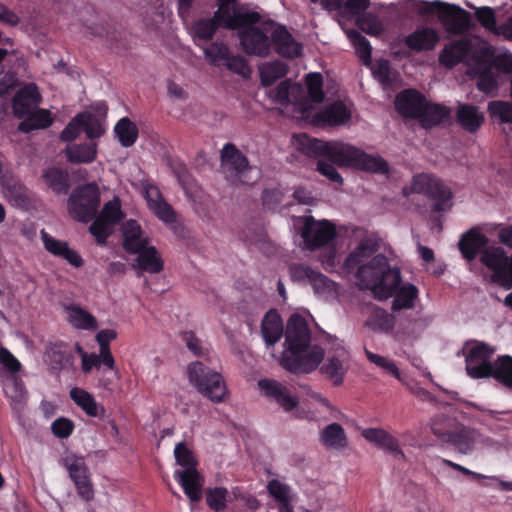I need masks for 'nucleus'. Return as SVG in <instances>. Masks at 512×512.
<instances>
[{
    "label": "nucleus",
    "instance_id": "nucleus-1",
    "mask_svg": "<svg viewBox=\"0 0 512 512\" xmlns=\"http://www.w3.org/2000/svg\"><path fill=\"white\" fill-rule=\"evenodd\" d=\"M298 150L309 157H323L330 163L319 160L317 170L330 181L339 185L343 184V178L334 167H351L357 170L386 174L389 171L388 162L379 155H371L360 148L350 144L323 141L302 134L297 138Z\"/></svg>",
    "mask_w": 512,
    "mask_h": 512
},
{
    "label": "nucleus",
    "instance_id": "nucleus-2",
    "mask_svg": "<svg viewBox=\"0 0 512 512\" xmlns=\"http://www.w3.org/2000/svg\"><path fill=\"white\" fill-rule=\"evenodd\" d=\"M311 331L304 317L293 314L286 326V353L283 355L282 366L294 374H307L314 371L324 359V350L318 346H310Z\"/></svg>",
    "mask_w": 512,
    "mask_h": 512
},
{
    "label": "nucleus",
    "instance_id": "nucleus-3",
    "mask_svg": "<svg viewBox=\"0 0 512 512\" xmlns=\"http://www.w3.org/2000/svg\"><path fill=\"white\" fill-rule=\"evenodd\" d=\"M356 268L360 289L371 290L378 300L392 297L402 280L400 270L392 268L387 257L382 254H377L370 261L361 263Z\"/></svg>",
    "mask_w": 512,
    "mask_h": 512
},
{
    "label": "nucleus",
    "instance_id": "nucleus-4",
    "mask_svg": "<svg viewBox=\"0 0 512 512\" xmlns=\"http://www.w3.org/2000/svg\"><path fill=\"white\" fill-rule=\"evenodd\" d=\"M187 374L190 383L197 391L212 402H223L227 396V387L223 376L201 361L188 365Z\"/></svg>",
    "mask_w": 512,
    "mask_h": 512
},
{
    "label": "nucleus",
    "instance_id": "nucleus-5",
    "mask_svg": "<svg viewBox=\"0 0 512 512\" xmlns=\"http://www.w3.org/2000/svg\"><path fill=\"white\" fill-rule=\"evenodd\" d=\"M100 202L99 187L95 182H90L73 189L68 198L67 207L75 220L88 223L96 217Z\"/></svg>",
    "mask_w": 512,
    "mask_h": 512
},
{
    "label": "nucleus",
    "instance_id": "nucleus-6",
    "mask_svg": "<svg viewBox=\"0 0 512 512\" xmlns=\"http://www.w3.org/2000/svg\"><path fill=\"white\" fill-rule=\"evenodd\" d=\"M410 190L434 200L433 212H445L452 207L453 194L451 189L441 179L431 174L421 173L413 176Z\"/></svg>",
    "mask_w": 512,
    "mask_h": 512
},
{
    "label": "nucleus",
    "instance_id": "nucleus-7",
    "mask_svg": "<svg viewBox=\"0 0 512 512\" xmlns=\"http://www.w3.org/2000/svg\"><path fill=\"white\" fill-rule=\"evenodd\" d=\"M221 167L232 183H246L244 177L251 170L248 158L232 143H227L221 150Z\"/></svg>",
    "mask_w": 512,
    "mask_h": 512
},
{
    "label": "nucleus",
    "instance_id": "nucleus-8",
    "mask_svg": "<svg viewBox=\"0 0 512 512\" xmlns=\"http://www.w3.org/2000/svg\"><path fill=\"white\" fill-rule=\"evenodd\" d=\"M301 236L310 250L327 245L336 236V227L328 220L317 221L313 216H306Z\"/></svg>",
    "mask_w": 512,
    "mask_h": 512
},
{
    "label": "nucleus",
    "instance_id": "nucleus-9",
    "mask_svg": "<svg viewBox=\"0 0 512 512\" xmlns=\"http://www.w3.org/2000/svg\"><path fill=\"white\" fill-rule=\"evenodd\" d=\"M494 352L489 345L480 343L472 347L466 356V371L475 379L491 376L492 363L490 358Z\"/></svg>",
    "mask_w": 512,
    "mask_h": 512
},
{
    "label": "nucleus",
    "instance_id": "nucleus-10",
    "mask_svg": "<svg viewBox=\"0 0 512 512\" xmlns=\"http://www.w3.org/2000/svg\"><path fill=\"white\" fill-rule=\"evenodd\" d=\"M145 199L154 215L177 233V213L163 198L158 187L149 185L145 188Z\"/></svg>",
    "mask_w": 512,
    "mask_h": 512
},
{
    "label": "nucleus",
    "instance_id": "nucleus-11",
    "mask_svg": "<svg viewBox=\"0 0 512 512\" xmlns=\"http://www.w3.org/2000/svg\"><path fill=\"white\" fill-rule=\"evenodd\" d=\"M65 465L79 496L85 501L92 500L94 490L89 476V469L84 459L81 457L66 458Z\"/></svg>",
    "mask_w": 512,
    "mask_h": 512
},
{
    "label": "nucleus",
    "instance_id": "nucleus-12",
    "mask_svg": "<svg viewBox=\"0 0 512 512\" xmlns=\"http://www.w3.org/2000/svg\"><path fill=\"white\" fill-rule=\"evenodd\" d=\"M45 362L49 369L58 374L62 370H68L74 364V354L70 345L64 341H55L47 344L44 354Z\"/></svg>",
    "mask_w": 512,
    "mask_h": 512
},
{
    "label": "nucleus",
    "instance_id": "nucleus-13",
    "mask_svg": "<svg viewBox=\"0 0 512 512\" xmlns=\"http://www.w3.org/2000/svg\"><path fill=\"white\" fill-rule=\"evenodd\" d=\"M472 48L473 41L469 38L451 41L446 44L440 52L439 62L449 69L460 63L469 64V56Z\"/></svg>",
    "mask_w": 512,
    "mask_h": 512
},
{
    "label": "nucleus",
    "instance_id": "nucleus-14",
    "mask_svg": "<svg viewBox=\"0 0 512 512\" xmlns=\"http://www.w3.org/2000/svg\"><path fill=\"white\" fill-rule=\"evenodd\" d=\"M258 386L269 399L274 400L287 412L292 411L299 404L298 397L293 395L287 386L277 380L261 379Z\"/></svg>",
    "mask_w": 512,
    "mask_h": 512
},
{
    "label": "nucleus",
    "instance_id": "nucleus-15",
    "mask_svg": "<svg viewBox=\"0 0 512 512\" xmlns=\"http://www.w3.org/2000/svg\"><path fill=\"white\" fill-rule=\"evenodd\" d=\"M489 239L478 227H472L463 233L458 242V248L462 257L471 262L482 255L488 247Z\"/></svg>",
    "mask_w": 512,
    "mask_h": 512
},
{
    "label": "nucleus",
    "instance_id": "nucleus-16",
    "mask_svg": "<svg viewBox=\"0 0 512 512\" xmlns=\"http://www.w3.org/2000/svg\"><path fill=\"white\" fill-rule=\"evenodd\" d=\"M240 43L248 55L266 57L270 52V40L258 27L239 31Z\"/></svg>",
    "mask_w": 512,
    "mask_h": 512
},
{
    "label": "nucleus",
    "instance_id": "nucleus-17",
    "mask_svg": "<svg viewBox=\"0 0 512 512\" xmlns=\"http://www.w3.org/2000/svg\"><path fill=\"white\" fill-rule=\"evenodd\" d=\"M426 100L416 89H405L396 95L395 108L405 118L418 119Z\"/></svg>",
    "mask_w": 512,
    "mask_h": 512
},
{
    "label": "nucleus",
    "instance_id": "nucleus-18",
    "mask_svg": "<svg viewBox=\"0 0 512 512\" xmlns=\"http://www.w3.org/2000/svg\"><path fill=\"white\" fill-rule=\"evenodd\" d=\"M40 99L41 96L36 84H26L12 98L14 116L18 119L24 118L27 113L38 107Z\"/></svg>",
    "mask_w": 512,
    "mask_h": 512
},
{
    "label": "nucleus",
    "instance_id": "nucleus-19",
    "mask_svg": "<svg viewBox=\"0 0 512 512\" xmlns=\"http://www.w3.org/2000/svg\"><path fill=\"white\" fill-rule=\"evenodd\" d=\"M438 14L443 25L454 34H461L469 28L470 15L459 6L442 4Z\"/></svg>",
    "mask_w": 512,
    "mask_h": 512
},
{
    "label": "nucleus",
    "instance_id": "nucleus-20",
    "mask_svg": "<svg viewBox=\"0 0 512 512\" xmlns=\"http://www.w3.org/2000/svg\"><path fill=\"white\" fill-rule=\"evenodd\" d=\"M480 262L494 273L496 279L507 280L509 257L502 247L488 246L484 249Z\"/></svg>",
    "mask_w": 512,
    "mask_h": 512
},
{
    "label": "nucleus",
    "instance_id": "nucleus-21",
    "mask_svg": "<svg viewBox=\"0 0 512 512\" xmlns=\"http://www.w3.org/2000/svg\"><path fill=\"white\" fill-rule=\"evenodd\" d=\"M174 478L182 487L184 494L192 502H199L201 500L204 478L197 468L176 470Z\"/></svg>",
    "mask_w": 512,
    "mask_h": 512
},
{
    "label": "nucleus",
    "instance_id": "nucleus-22",
    "mask_svg": "<svg viewBox=\"0 0 512 512\" xmlns=\"http://www.w3.org/2000/svg\"><path fill=\"white\" fill-rule=\"evenodd\" d=\"M347 360V352L340 345H337L335 352L332 355H328L326 361L321 366V373L330 380L334 386H340L343 383L346 368L344 362Z\"/></svg>",
    "mask_w": 512,
    "mask_h": 512
},
{
    "label": "nucleus",
    "instance_id": "nucleus-23",
    "mask_svg": "<svg viewBox=\"0 0 512 512\" xmlns=\"http://www.w3.org/2000/svg\"><path fill=\"white\" fill-rule=\"evenodd\" d=\"M362 436L369 442L374 443L378 448L391 454L396 459H404L405 455L399 446L398 440L380 428H367L363 430Z\"/></svg>",
    "mask_w": 512,
    "mask_h": 512
},
{
    "label": "nucleus",
    "instance_id": "nucleus-24",
    "mask_svg": "<svg viewBox=\"0 0 512 512\" xmlns=\"http://www.w3.org/2000/svg\"><path fill=\"white\" fill-rule=\"evenodd\" d=\"M271 41L274 43L277 53L283 57L295 58L302 53L301 44L296 42L292 34L284 26L273 30Z\"/></svg>",
    "mask_w": 512,
    "mask_h": 512
},
{
    "label": "nucleus",
    "instance_id": "nucleus-25",
    "mask_svg": "<svg viewBox=\"0 0 512 512\" xmlns=\"http://www.w3.org/2000/svg\"><path fill=\"white\" fill-rule=\"evenodd\" d=\"M123 248L129 254H136L148 246V238L143 236L141 226L136 220H127L123 227Z\"/></svg>",
    "mask_w": 512,
    "mask_h": 512
},
{
    "label": "nucleus",
    "instance_id": "nucleus-26",
    "mask_svg": "<svg viewBox=\"0 0 512 512\" xmlns=\"http://www.w3.org/2000/svg\"><path fill=\"white\" fill-rule=\"evenodd\" d=\"M439 34L430 27L418 28L405 38V45L412 51L433 50L439 41Z\"/></svg>",
    "mask_w": 512,
    "mask_h": 512
},
{
    "label": "nucleus",
    "instance_id": "nucleus-27",
    "mask_svg": "<svg viewBox=\"0 0 512 512\" xmlns=\"http://www.w3.org/2000/svg\"><path fill=\"white\" fill-rule=\"evenodd\" d=\"M3 391L5 396L10 400V405L13 410H20L26 404L28 392L20 377L16 375L7 376L3 381Z\"/></svg>",
    "mask_w": 512,
    "mask_h": 512
},
{
    "label": "nucleus",
    "instance_id": "nucleus-28",
    "mask_svg": "<svg viewBox=\"0 0 512 512\" xmlns=\"http://www.w3.org/2000/svg\"><path fill=\"white\" fill-rule=\"evenodd\" d=\"M261 334L267 346L275 345L283 335V321L275 309H270L261 322Z\"/></svg>",
    "mask_w": 512,
    "mask_h": 512
},
{
    "label": "nucleus",
    "instance_id": "nucleus-29",
    "mask_svg": "<svg viewBox=\"0 0 512 512\" xmlns=\"http://www.w3.org/2000/svg\"><path fill=\"white\" fill-rule=\"evenodd\" d=\"M420 114L421 116L417 120L423 128L430 129L448 119L451 115V109L445 105L431 103L426 100Z\"/></svg>",
    "mask_w": 512,
    "mask_h": 512
},
{
    "label": "nucleus",
    "instance_id": "nucleus-30",
    "mask_svg": "<svg viewBox=\"0 0 512 512\" xmlns=\"http://www.w3.org/2000/svg\"><path fill=\"white\" fill-rule=\"evenodd\" d=\"M430 324L427 317H418L401 323L395 332L396 340L411 344L417 340Z\"/></svg>",
    "mask_w": 512,
    "mask_h": 512
},
{
    "label": "nucleus",
    "instance_id": "nucleus-31",
    "mask_svg": "<svg viewBox=\"0 0 512 512\" xmlns=\"http://www.w3.org/2000/svg\"><path fill=\"white\" fill-rule=\"evenodd\" d=\"M457 123L470 133L476 132L484 122V115L477 106L460 104L456 112Z\"/></svg>",
    "mask_w": 512,
    "mask_h": 512
},
{
    "label": "nucleus",
    "instance_id": "nucleus-32",
    "mask_svg": "<svg viewBox=\"0 0 512 512\" xmlns=\"http://www.w3.org/2000/svg\"><path fill=\"white\" fill-rule=\"evenodd\" d=\"M477 435L475 429L456 425L446 443L453 445L460 453L466 454L473 449Z\"/></svg>",
    "mask_w": 512,
    "mask_h": 512
},
{
    "label": "nucleus",
    "instance_id": "nucleus-33",
    "mask_svg": "<svg viewBox=\"0 0 512 512\" xmlns=\"http://www.w3.org/2000/svg\"><path fill=\"white\" fill-rule=\"evenodd\" d=\"M379 249L378 242L373 238H364L359 245L347 256L345 267L348 270H354L365 259L371 257Z\"/></svg>",
    "mask_w": 512,
    "mask_h": 512
},
{
    "label": "nucleus",
    "instance_id": "nucleus-34",
    "mask_svg": "<svg viewBox=\"0 0 512 512\" xmlns=\"http://www.w3.org/2000/svg\"><path fill=\"white\" fill-rule=\"evenodd\" d=\"M22 119L23 121L18 125V130L23 133L46 129L51 126L53 122L50 111L46 109L31 110Z\"/></svg>",
    "mask_w": 512,
    "mask_h": 512
},
{
    "label": "nucleus",
    "instance_id": "nucleus-35",
    "mask_svg": "<svg viewBox=\"0 0 512 512\" xmlns=\"http://www.w3.org/2000/svg\"><path fill=\"white\" fill-rule=\"evenodd\" d=\"M136 267L142 271L157 274L164 268V262L154 246H147L136 253Z\"/></svg>",
    "mask_w": 512,
    "mask_h": 512
},
{
    "label": "nucleus",
    "instance_id": "nucleus-36",
    "mask_svg": "<svg viewBox=\"0 0 512 512\" xmlns=\"http://www.w3.org/2000/svg\"><path fill=\"white\" fill-rule=\"evenodd\" d=\"M66 159L73 164L91 163L97 156L96 143L71 144L65 149Z\"/></svg>",
    "mask_w": 512,
    "mask_h": 512
},
{
    "label": "nucleus",
    "instance_id": "nucleus-37",
    "mask_svg": "<svg viewBox=\"0 0 512 512\" xmlns=\"http://www.w3.org/2000/svg\"><path fill=\"white\" fill-rule=\"evenodd\" d=\"M351 113L343 102L337 101L327 106L319 115L318 120L323 124L338 126L347 123Z\"/></svg>",
    "mask_w": 512,
    "mask_h": 512
},
{
    "label": "nucleus",
    "instance_id": "nucleus-38",
    "mask_svg": "<svg viewBox=\"0 0 512 512\" xmlns=\"http://www.w3.org/2000/svg\"><path fill=\"white\" fill-rule=\"evenodd\" d=\"M43 179L55 194L65 195L70 190V177L68 172L65 170L57 167L48 168L43 173Z\"/></svg>",
    "mask_w": 512,
    "mask_h": 512
},
{
    "label": "nucleus",
    "instance_id": "nucleus-39",
    "mask_svg": "<svg viewBox=\"0 0 512 512\" xmlns=\"http://www.w3.org/2000/svg\"><path fill=\"white\" fill-rule=\"evenodd\" d=\"M70 398L80 407L89 417H98L104 413V407L99 405L92 394L86 390L74 387L70 390Z\"/></svg>",
    "mask_w": 512,
    "mask_h": 512
},
{
    "label": "nucleus",
    "instance_id": "nucleus-40",
    "mask_svg": "<svg viewBox=\"0 0 512 512\" xmlns=\"http://www.w3.org/2000/svg\"><path fill=\"white\" fill-rule=\"evenodd\" d=\"M320 441L329 449L341 450L347 446L345 430L338 423H331L320 433Z\"/></svg>",
    "mask_w": 512,
    "mask_h": 512
},
{
    "label": "nucleus",
    "instance_id": "nucleus-41",
    "mask_svg": "<svg viewBox=\"0 0 512 512\" xmlns=\"http://www.w3.org/2000/svg\"><path fill=\"white\" fill-rule=\"evenodd\" d=\"M418 293V288L411 283L404 284L401 287L398 285L394 294L392 295L394 297L392 302V310L399 311L402 309L413 308L415 301L418 298Z\"/></svg>",
    "mask_w": 512,
    "mask_h": 512
},
{
    "label": "nucleus",
    "instance_id": "nucleus-42",
    "mask_svg": "<svg viewBox=\"0 0 512 512\" xmlns=\"http://www.w3.org/2000/svg\"><path fill=\"white\" fill-rule=\"evenodd\" d=\"M70 324L82 330L94 331L98 328L96 318L85 309L71 305L66 308Z\"/></svg>",
    "mask_w": 512,
    "mask_h": 512
},
{
    "label": "nucleus",
    "instance_id": "nucleus-43",
    "mask_svg": "<svg viewBox=\"0 0 512 512\" xmlns=\"http://www.w3.org/2000/svg\"><path fill=\"white\" fill-rule=\"evenodd\" d=\"M114 132L120 144L126 148L133 146L139 135L138 127L128 117H123L116 123Z\"/></svg>",
    "mask_w": 512,
    "mask_h": 512
},
{
    "label": "nucleus",
    "instance_id": "nucleus-44",
    "mask_svg": "<svg viewBox=\"0 0 512 512\" xmlns=\"http://www.w3.org/2000/svg\"><path fill=\"white\" fill-rule=\"evenodd\" d=\"M288 73V66L279 60L265 63L260 67L261 84L264 87L273 85L277 80L285 77Z\"/></svg>",
    "mask_w": 512,
    "mask_h": 512
},
{
    "label": "nucleus",
    "instance_id": "nucleus-45",
    "mask_svg": "<svg viewBox=\"0 0 512 512\" xmlns=\"http://www.w3.org/2000/svg\"><path fill=\"white\" fill-rule=\"evenodd\" d=\"M218 28L219 26L212 18H200L196 20L191 27L195 44L201 47L199 41H211Z\"/></svg>",
    "mask_w": 512,
    "mask_h": 512
},
{
    "label": "nucleus",
    "instance_id": "nucleus-46",
    "mask_svg": "<svg viewBox=\"0 0 512 512\" xmlns=\"http://www.w3.org/2000/svg\"><path fill=\"white\" fill-rule=\"evenodd\" d=\"M506 387L512 388V357L504 355L499 357L493 364L491 376Z\"/></svg>",
    "mask_w": 512,
    "mask_h": 512
},
{
    "label": "nucleus",
    "instance_id": "nucleus-47",
    "mask_svg": "<svg viewBox=\"0 0 512 512\" xmlns=\"http://www.w3.org/2000/svg\"><path fill=\"white\" fill-rule=\"evenodd\" d=\"M494 58V51L490 46H479L471 49L469 56V64H474L476 72L482 71L486 68H492Z\"/></svg>",
    "mask_w": 512,
    "mask_h": 512
},
{
    "label": "nucleus",
    "instance_id": "nucleus-48",
    "mask_svg": "<svg viewBox=\"0 0 512 512\" xmlns=\"http://www.w3.org/2000/svg\"><path fill=\"white\" fill-rule=\"evenodd\" d=\"M229 492L225 487L206 488L207 506L214 512H224L227 507Z\"/></svg>",
    "mask_w": 512,
    "mask_h": 512
},
{
    "label": "nucleus",
    "instance_id": "nucleus-49",
    "mask_svg": "<svg viewBox=\"0 0 512 512\" xmlns=\"http://www.w3.org/2000/svg\"><path fill=\"white\" fill-rule=\"evenodd\" d=\"M474 10V16L478 23L488 32L496 34L499 24H497L495 10L489 6L476 7L468 5Z\"/></svg>",
    "mask_w": 512,
    "mask_h": 512
},
{
    "label": "nucleus",
    "instance_id": "nucleus-50",
    "mask_svg": "<svg viewBox=\"0 0 512 512\" xmlns=\"http://www.w3.org/2000/svg\"><path fill=\"white\" fill-rule=\"evenodd\" d=\"M476 73L478 75L476 83L478 90L487 95H496L499 83L498 75L493 71V69L486 68Z\"/></svg>",
    "mask_w": 512,
    "mask_h": 512
},
{
    "label": "nucleus",
    "instance_id": "nucleus-51",
    "mask_svg": "<svg viewBox=\"0 0 512 512\" xmlns=\"http://www.w3.org/2000/svg\"><path fill=\"white\" fill-rule=\"evenodd\" d=\"M206 59L214 66H222L223 62L229 56V47L223 42H212L206 47H202Z\"/></svg>",
    "mask_w": 512,
    "mask_h": 512
},
{
    "label": "nucleus",
    "instance_id": "nucleus-52",
    "mask_svg": "<svg viewBox=\"0 0 512 512\" xmlns=\"http://www.w3.org/2000/svg\"><path fill=\"white\" fill-rule=\"evenodd\" d=\"M349 38L356 50V53L360 60L364 64H369L371 61L372 47L368 39L358 31H351Z\"/></svg>",
    "mask_w": 512,
    "mask_h": 512
},
{
    "label": "nucleus",
    "instance_id": "nucleus-53",
    "mask_svg": "<svg viewBox=\"0 0 512 512\" xmlns=\"http://www.w3.org/2000/svg\"><path fill=\"white\" fill-rule=\"evenodd\" d=\"M306 86L308 96L311 101L321 103L324 100L323 77L318 72H312L306 75Z\"/></svg>",
    "mask_w": 512,
    "mask_h": 512
},
{
    "label": "nucleus",
    "instance_id": "nucleus-54",
    "mask_svg": "<svg viewBox=\"0 0 512 512\" xmlns=\"http://www.w3.org/2000/svg\"><path fill=\"white\" fill-rule=\"evenodd\" d=\"M260 21V15L257 12H237L233 11L232 20L228 25V29L234 30L241 28V30L255 27L254 24Z\"/></svg>",
    "mask_w": 512,
    "mask_h": 512
},
{
    "label": "nucleus",
    "instance_id": "nucleus-55",
    "mask_svg": "<svg viewBox=\"0 0 512 512\" xmlns=\"http://www.w3.org/2000/svg\"><path fill=\"white\" fill-rule=\"evenodd\" d=\"M174 456L176 463L184 469L197 468L198 461L193 453L185 443L180 442L176 444L174 449Z\"/></svg>",
    "mask_w": 512,
    "mask_h": 512
},
{
    "label": "nucleus",
    "instance_id": "nucleus-56",
    "mask_svg": "<svg viewBox=\"0 0 512 512\" xmlns=\"http://www.w3.org/2000/svg\"><path fill=\"white\" fill-rule=\"evenodd\" d=\"M99 217L111 225L118 224L124 217L119 199L115 198L106 202L99 214Z\"/></svg>",
    "mask_w": 512,
    "mask_h": 512
},
{
    "label": "nucleus",
    "instance_id": "nucleus-57",
    "mask_svg": "<svg viewBox=\"0 0 512 512\" xmlns=\"http://www.w3.org/2000/svg\"><path fill=\"white\" fill-rule=\"evenodd\" d=\"M84 117L85 113H79L73 117L60 133V139L64 142H72L75 140L81 131H83Z\"/></svg>",
    "mask_w": 512,
    "mask_h": 512
},
{
    "label": "nucleus",
    "instance_id": "nucleus-58",
    "mask_svg": "<svg viewBox=\"0 0 512 512\" xmlns=\"http://www.w3.org/2000/svg\"><path fill=\"white\" fill-rule=\"evenodd\" d=\"M111 224L100 218H94V221L89 227V232L95 238L96 243L100 246L106 244L108 237L111 235Z\"/></svg>",
    "mask_w": 512,
    "mask_h": 512
},
{
    "label": "nucleus",
    "instance_id": "nucleus-59",
    "mask_svg": "<svg viewBox=\"0 0 512 512\" xmlns=\"http://www.w3.org/2000/svg\"><path fill=\"white\" fill-rule=\"evenodd\" d=\"M222 66L227 68L229 71L244 77L250 74V68L247 60L243 56L233 55L231 52L223 62Z\"/></svg>",
    "mask_w": 512,
    "mask_h": 512
},
{
    "label": "nucleus",
    "instance_id": "nucleus-60",
    "mask_svg": "<svg viewBox=\"0 0 512 512\" xmlns=\"http://www.w3.org/2000/svg\"><path fill=\"white\" fill-rule=\"evenodd\" d=\"M373 74L384 86H390L395 79L391 65L386 59H381L376 63Z\"/></svg>",
    "mask_w": 512,
    "mask_h": 512
},
{
    "label": "nucleus",
    "instance_id": "nucleus-61",
    "mask_svg": "<svg viewBox=\"0 0 512 512\" xmlns=\"http://www.w3.org/2000/svg\"><path fill=\"white\" fill-rule=\"evenodd\" d=\"M83 131L91 140L100 138L105 133L102 122L90 113H85Z\"/></svg>",
    "mask_w": 512,
    "mask_h": 512
},
{
    "label": "nucleus",
    "instance_id": "nucleus-62",
    "mask_svg": "<svg viewBox=\"0 0 512 512\" xmlns=\"http://www.w3.org/2000/svg\"><path fill=\"white\" fill-rule=\"evenodd\" d=\"M366 356L371 363L384 369L386 372L393 375L395 378L400 379V370L398 369L394 361L389 360L384 356L375 354L368 350H366Z\"/></svg>",
    "mask_w": 512,
    "mask_h": 512
},
{
    "label": "nucleus",
    "instance_id": "nucleus-63",
    "mask_svg": "<svg viewBox=\"0 0 512 512\" xmlns=\"http://www.w3.org/2000/svg\"><path fill=\"white\" fill-rule=\"evenodd\" d=\"M75 425L72 420L66 417H59L51 424L53 435L59 439L68 438L74 431Z\"/></svg>",
    "mask_w": 512,
    "mask_h": 512
},
{
    "label": "nucleus",
    "instance_id": "nucleus-64",
    "mask_svg": "<svg viewBox=\"0 0 512 512\" xmlns=\"http://www.w3.org/2000/svg\"><path fill=\"white\" fill-rule=\"evenodd\" d=\"M41 240L45 249L52 255L56 257H60L62 251L68 246L66 241L58 240L52 237L49 233H47L44 229L40 231Z\"/></svg>",
    "mask_w": 512,
    "mask_h": 512
}]
</instances>
